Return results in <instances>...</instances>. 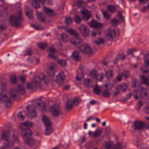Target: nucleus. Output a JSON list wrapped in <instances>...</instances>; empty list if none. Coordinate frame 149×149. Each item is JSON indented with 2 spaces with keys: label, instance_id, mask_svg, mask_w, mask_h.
Returning a JSON list of instances; mask_svg holds the SVG:
<instances>
[{
  "label": "nucleus",
  "instance_id": "53",
  "mask_svg": "<svg viewBox=\"0 0 149 149\" xmlns=\"http://www.w3.org/2000/svg\"><path fill=\"white\" fill-rule=\"evenodd\" d=\"M42 120L45 125V130H47V117L45 115H42Z\"/></svg>",
  "mask_w": 149,
  "mask_h": 149
},
{
  "label": "nucleus",
  "instance_id": "12",
  "mask_svg": "<svg viewBox=\"0 0 149 149\" xmlns=\"http://www.w3.org/2000/svg\"><path fill=\"white\" fill-rule=\"evenodd\" d=\"M64 79L65 75L63 72L57 75L56 82L59 86L63 84Z\"/></svg>",
  "mask_w": 149,
  "mask_h": 149
},
{
  "label": "nucleus",
  "instance_id": "61",
  "mask_svg": "<svg viewBox=\"0 0 149 149\" xmlns=\"http://www.w3.org/2000/svg\"><path fill=\"white\" fill-rule=\"evenodd\" d=\"M26 54L24 55H29L31 56L32 54V52L30 49H28L26 51Z\"/></svg>",
  "mask_w": 149,
  "mask_h": 149
},
{
  "label": "nucleus",
  "instance_id": "62",
  "mask_svg": "<svg viewBox=\"0 0 149 149\" xmlns=\"http://www.w3.org/2000/svg\"><path fill=\"white\" fill-rule=\"evenodd\" d=\"M136 48H132L129 49L128 51L127 54L128 55L133 54V52L136 51Z\"/></svg>",
  "mask_w": 149,
  "mask_h": 149
},
{
  "label": "nucleus",
  "instance_id": "60",
  "mask_svg": "<svg viewBox=\"0 0 149 149\" xmlns=\"http://www.w3.org/2000/svg\"><path fill=\"white\" fill-rule=\"evenodd\" d=\"M149 10V3L146 6L143 7L141 11L143 12H145L148 10Z\"/></svg>",
  "mask_w": 149,
  "mask_h": 149
},
{
  "label": "nucleus",
  "instance_id": "41",
  "mask_svg": "<svg viewBox=\"0 0 149 149\" xmlns=\"http://www.w3.org/2000/svg\"><path fill=\"white\" fill-rule=\"evenodd\" d=\"M122 75L124 77L125 79L129 77L130 76V73L129 71L125 70L122 73Z\"/></svg>",
  "mask_w": 149,
  "mask_h": 149
},
{
  "label": "nucleus",
  "instance_id": "6",
  "mask_svg": "<svg viewBox=\"0 0 149 149\" xmlns=\"http://www.w3.org/2000/svg\"><path fill=\"white\" fill-rule=\"evenodd\" d=\"M46 98L43 97L36 100V104L38 109L41 112H44L46 111Z\"/></svg>",
  "mask_w": 149,
  "mask_h": 149
},
{
  "label": "nucleus",
  "instance_id": "44",
  "mask_svg": "<svg viewBox=\"0 0 149 149\" xmlns=\"http://www.w3.org/2000/svg\"><path fill=\"white\" fill-rule=\"evenodd\" d=\"M120 88L123 92H124L127 88V85L125 84H122L120 85Z\"/></svg>",
  "mask_w": 149,
  "mask_h": 149
},
{
  "label": "nucleus",
  "instance_id": "40",
  "mask_svg": "<svg viewBox=\"0 0 149 149\" xmlns=\"http://www.w3.org/2000/svg\"><path fill=\"white\" fill-rule=\"evenodd\" d=\"M94 91L97 95H99L101 92L100 89L98 85H96L94 88Z\"/></svg>",
  "mask_w": 149,
  "mask_h": 149
},
{
  "label": "nucleus",
  "instance_id": "21",
  "mask_svg": "<svg viewBox=\"0 0 149 149\" xmlns=\"http://www.w3.org/2000/svg\"><path fill=\"white\" fill-rule=\"evenodd\" d=\"M72 59L74 60L78 61L81 59V57L77 52L74 51L72 53Z\"/></svg>",
  "mask_w": 149,
  "mask_h": 149
},
{
  "label": "nucleus",
  "instance_id": "11",
  "mask_svg": "<svg viewBox=\"0 0 149 149\" xmlns=\"http://www.w3.org/2000/svg\"><path fill=\"white\" fill-rule=\"evenodd\" d=\"M4 102L7 107H9V104H11V102L10 98H8L6 95L0 94V102Z\"/></svg>",
  "mask_w": 149,
  "mask_h": 149
},
{
  "label": "nucleus",
  "instance_id": "10",
  "mask_svg": "<svg viewBox=\"0 0 149 149\" xmlns=\"http://www.w3.org/2000/svg\"><path fill=\"white\" fill-rule=\"evenodd\" d=\"M78 29L80 33L84 37L87 36L89 34V29L85 25H81L78 28Z\"/></svg>",
  "mask_w": 149,
  "mask_h": 149
},
{
  "label": "nucleus",
  "instance_id": "38",
  "mask_svg": "<svg viewBox=\"0 0 149 149\" xmlns=\"http://www.w3.org/2000/svg\"><path fill=\"white\" fill-rule=\"evenodd\" d=\"M84 77V74L83 73H81L80 74H78L76 76V80L80 82L83 79Z\"/></svg>",
  "mask_w": 149,
  "mask_h": 149
},
{
  "label": "nucleus",
  "instance_id": "39",
  "mask_svg": "<svg viewBox=\"0 0 149 149\" xmlns=\"http://www.w3.org/2000/svg\"><path fill=\"white\" fill-rule=\"evenodd\" d=\"M75 22L77 24H80L82 20V18L78 15H76L74 18Z\"/></svg>",
  "mask_w": 149,
  "mask_h": 149
},
{
  "label": "nucleus",
  "instance_id": "45",
  "mask_svg": "<svg viewBox=\"0 0 149 149\" xmlns=\"http://www.w3.org/2000/svg\"><path fill=\"white\" fill-rule=\"evenodd\" d=\"M108 9L111 12H114L115 11L116 8L115 6L113 5H109L108 6Z\"/></svg>",
  "mask_w": 149,
  "mask_h": 149
},
{
  "label": "nucleus",
  "instance_id": "56",
  "mask_svg": "<svg viewBox=\"0 0 149 149\" xmlns=\"http://www.w3.org/2000/svg\"><path fill=\"white\" fill-rule=\"evenodd\" d=\"M31 26L38 30H41L43 29V28L40 25L36 26L35 24H32Z\"/></svg>",
  "mask_w": 149,
  "mask_h": 149
},
{
  "label": "nucleus",
  "instance_id": "27",
  "mask_svg": "<svg viewBox=\"0 0 149 149\" xmlns=\"http://www.w3.org/2000/svg\"><path fill=\"white\" fill-rule=\"evenodd\" d=\"M48 57L52 59L57 62L59 59L58 56L52 53H49L48 54Z\"/></svg>",
  "mask_w": 149,
  "mask_h": 149
},
{
  "label": "nucleus",
  "instance_id": "29",
  "mask_svg": "<svg viewBox=\"0 0 149 149\" xmlns=\"http://www.w3.org/2000/svg\"><path fill=\"white\" fill-rule=\"evenodd\" d=\"M102 131L100 130L97 129L92 133V137L93 138L99 136L101 134Z\"/></svg>",
  "mask_w": 149,
  "mask_h": 149
},
{
  "label": "nucleus",
  "instance_id": "33",
  "mask_svg": "<svg viewBox=\"0 0 149 149\" xmlns=\"http://www.w3.org/2000/svg\"><path fill=\"white\" fill-rule=\"evenodd\" d=\"M37 15L38 19L42 22H44L45 20V18L43 14L40 12L37 13Z\"/></svg>",
  "mask_w": 149,
  "mask_h": 149
},
{
  "label": "nucleus",
  "instance_id": "51",
  "mask_svg": "<svg viewBox=\"0 0 149 149\" xmlns=\"http://www.w3.org/2000/svg\"><path fill=\"white\" fill-rule=\"evenodd\" d=\"M97 75V72L95 70H93L91 72L90 76L92 78H96Z\"/></svg>",
  "mask_w": 149,
  "mask_h": 149
},
{
  "label": "nucleus",
  "instance_id": "63",
  "mask_svg": "<svg viewBox=\"0 0 149 149\" xmlns=\"http://www.w3.org/2000/svg\"><path fill=\"white\" fill-rule=\"evenodd\" d=\"M49 51L51 53H54L57 52V51L53 47H50L48 48Z\"/></svg>",
  "mask_w": 149,
  "mask_h": 149
},
{
  "label": "nucleus",
  "instance_id": "24",
  "mask_svg": "<svg viewBox=\"0 0 149 149\" xmlns=\"http://www.w3.org/2000/svg\"><path fill=\"white\" fill-rule=\"evenodd\" d=\"M103 145L107 149H112L113 148V143L110 141L105 142Z\"/></svg>",
  "mask_w": 149,
  "mask_h": 149
},
{
  "label": "nucleus",
  "instance_id": "8",
  "mask_svg": "<svg viewBox=\"0 0 149 149\" xmlns=\"http://www.w3.org/2000/svg\"><path fill=\"white\" fill-rule=\"evenodd\" d=\"M52 115L55 117L58 116L61 113V109L58 105L53 106L50 109Z\"/></svg>",
  "mask_w": 149,
  "mask_h": 149
},
{
  "label": "nucleus",
  "instance_id": "58",
  "mask_svg": "<svg viewBox=\"0 0 149 149\" xmlns=\"http://www.w3.org/2000/svg\"><path fill=\"white\" fill-rule=\"evenodd\" d=\"M102 13L103 15L105 18L107 19H109V18L110 16L108 14L107 12L106 11H103Z\"/></svg>",
  "mask_w": 149,
  "mask_h": 149
},
{
  "label": "nucleus",
  "instance_id": "1",
  "mask_svg": "<svg viewBox=\"0 0 149 149\" xmlns=\"http://www.w3.org/2000/svg\"><path fill=\"white\" fill-rule=\"evenodd\" d=\"M71 44L78 47L80 52L82 53H87L88 55L93 54L92 49L87 44H84L83 41L80 39H77L74 42H71Z\"/></svg>",
  "mask_w": 149,
  "mask_h": 149
},
{
  "label": "nucleus",
  "instance_id": "59",
  "mask_svg": "<svg viewBox=\"0 0 149 149\" xmlns=\"http://www.w3.org/2000/svg\"><path fill=\"white\" fill-rule=\"evenodd\" d=\"M17 116L19 119L23 120L24 118V116L22 114V112L20 111L17 114Z\"/></svg>",
  "mask_w": 149,
  "mask_h": 149
},
{
  "label": "nucleus",
  "instance_id": "17",
  "mask_svg": "<svg viewBox=\"0 0 149 149\" xmlns=\"http://www.w3.org/2000/svg\"><path fill=\"white\" fill-rule=\"evenodd\" d=\"M1 135L2 139L6 141H9L10 135V132L8 131L3 132L1 134Z\"/></svg>",
  "mask_w": 149,
  "mask_h": 149
},
{
  "label": "nucleus",
  "instance_id": "46",
  "mask_svg": "<svg viewBox=\"0 0 149 149\" xmlns=\"http://www.w3.org/2000/svg\"><path fill=\"white\" fill-rule=\"evenodd\" d=\"M38 46L41 49H43L45 48L47 46L46 43L42 42H39L37 43Z\"/></svg>",
  "mask_w": 149,
  "mask_h": 149
},
{
  "label": "nucleus",
  "instance_id": "7",
  "mask_svg": "<svg viewBox=\"0 0 149 149\" xmlns=\"http://www.w3.org/2000/svg\"><path fill=\"white\" fill-rule=\"evenodd\" d=\"M28 112V116L31 118L38 116L37 112L35 110V107L33 105L28 106L26 107Z\"/></svg>",
  "mask_w": 149,
  "mask_h": 149
},
{
  "label": "nucleus",
  "instance_id": "43",
  "mask_svg": "<svg viewBox=\"0 0 149 149\" xmlns=\"http://www.w3.org/2000/svg\"><path fill=\"white\" fill-rule=\"evenodd\" d=\"M94 42L97 45H99L101 44L104 43V41L103 39L99 38L98 40L95 41Z\"/></svg>",
  "mask_w": 149,
  "mask_h": 149
},
{
  "label": "nucleus",
  "instance_id": "32",
  "mask_svg": "<svg viewBox=\"0 0 149 149\" xmlns=\"http://www.w3.org/2000/svg\"><path fill=\"white\" fill-rule=\"evenodd\" d=\"M84 86L86 87H89L90 84L92 82V81L89 79H84Z\"/></svg>",
  "mask_w": 149,
  "mask_h": 149
},
{
  "label": "nucleus",
  "instance_id": "54",
  "mask_svg": "<svg viewBox=\"0 0 149 149\" xmlns=\"http://www.w3.org/2000/svg\"><path fill=\"white\" fill-rule=\"evenodd\" d=\"M117 16L121 21L123 22H124V17L122 15L121 13L120 12H119L117 14Z\"/></svg>",
  "mask_w": 149,
  "mask_h": 149
},
{
  "label": "nucleus",
  "instance_id": "23",
  "mask_svg": "<svg viewBox=\"0 0 149 149\" xmlns=\"http://www.w3.org/2000/svg\"><path fill=\"white\" fill-rule=\"evenodd\" d=\"M55 72V67L54 66H50L48 72V75L50 76V77H52L54 75Z\"/></svg>",
  "mask_w": 149,
  "mask_h": 149
},
{
  "label": "nucleus",
  "instance_id": "49",
  "mask_svg": "<svg viewBox=\"0 0 149 149\" xmlns=\"http://www.w3.org/2000/svg\"><path fill=\"white\" fill-rule=\"evenodd\" d=\"M104 75V74L102 73H100L97 75L96 78H97L98 80L102 81L103 79Z\"/></svg>",
  "mask_w": 149,
  "mask_h": 149
},
{
  "label": "nucleus",
  "instance_id": "22",
  "mask_svg": "<svg viewBox=\"0 0 149 149\" xmlns=\"http://www.w3.org/2000/svg\"><path fill=\"white\" fill-rule=\"evenodd\" d=\"M68 32L70 34L74 35L75 36V40L74 41H72V40H71L70 41V42H74L77 39H80L78 37V33L77 32V31H74L72 29H68Z\"/></svg>",
  "mask_w": 149,
  "mask_h": 149
},
{
  "label": "nucleus",
  "instance_id": "28",
  "mask_svg": "<svg viewBox=\"0 0 149 149\" xmlns=\"http://www.w3.org/2000/svg\"><path fill=\"white\" fill-rule=\"evenodd\" d=\"M8 141H6V142L4 143L3 146L5 148H10L14 146V143L12 141L8 142Z\"/></svg>",
  "mask_w": 149,
  "mask_h": 149
},
{
  "label": "nucleus",
  "instance_id": "30",
  "mask_svg": "<svg viewBox=\"0 0 149 149\" xmlns=\"http://www.w3.org/2000/svg\"><path fill=\"white\" fill-rule=\"evenodd\" d=\"M55 13L53 10L47 8V17H52L55 16Z\"/></svg>",
  "mask_w": 149,
  "mask_h": 149
},
{
  "label": "nucleus",
  "instance_id": "50",
  "mask_svg": "<svg viewBox=\"0 0 149 149\" xmlns=\"http://www.w3.org/2000/svg\"><path fill=\"white\" fill-rule=\"evenodd\" d=\"M111 24L113 25H117L119 23V21L115 18H114L111 20Z\"/></svg>",
  "mask_w": 149,
  "mask_h": 149
},
{
  "label": "nucleus",
  "instance_id": "13",
  "mask_svg": "<svg viewBox=\"0 0 149 149\" xmlns=\"http://www.w3.org/2000/svg\"><path fill=\"white\" fill-rule=\"evenodd\" d=\"M29 136L28 137H26L24 136H22L24 138V140L25 143L27 145L30 146H32L34 145L36 143V141L30 138Z\"/></svg>",
  "mask_w": 149,
  "mask_h": 149
},
{
  "label": "nucleus",
  "instance_id": "37",
  "mask_svg": "<svg viewBox=\"0 0 149 149\" xmlns=\"http://www.w3.org/2000/svg\"><path fill=\"white\" fill-rule=\"evenodd\" d=\"M103 95L105 97H108L111 95V93L107 89H103L102 93Z\"/></svg>",
  "mask_w": 149,
  "mask_h": 149
},
{
  "label": "nucleus",
  "instance_id": "15",
  "mask_svg": "<svg viewBox=\"0 0 149 149\" xmlns=\"http://www.w3.org/2000/svg\"><path fill=\"white\" fill-rule=\"evenodd\" d=\"M116 34V33L114 30L110 29L109 30L107 33V36L110 39H112L115 38Z\"/></svg>",
  "mask_w": 149,
  "mask_h": 149
},
{
  "label": "nucleus",
  "instance_id": "5",
  "mask_svg": "<svg viewBox=\"0 0 149 149\" xmlns=\"http://www.w3.org/2000/svg\"><path fill=\"white\" fill-rule=\"evenodd\" d=\"M25 93V89L23 86L21 85H18L17 89H13L10 93L11 97L14 100H17L19 99V93L24 94Z\"/></svg>",
  "mask_w": 149,
  "mask_h": 149
},
{
  "label": "nucleus",
  "instance_id": "52",
  "mask_svg": "<svg viewBox=\"0 0 149 149\" xmlns=\"http://www.w3.org/2000/svg\"><path fill=\"white\" fill-rule=\"evenodd\" d=\"M61 38L64 42H66L68 40V36L66 34L63 33L61 35Z\"/></svg>",
  "mask_w": 149,
  "mask_h": 149
},
{
  "label": "nucleus",
  "instance_id": "35",
  "mask_svg": "<svg viewBox=\"0 0 149 149\" xmlns=\"http://www.w3.org/2000/svg\"><path fill=\"white\" fill-rule=\"evenodd\" d=\"M10 81L11 83L15 84L17 83L16 76L15 75H12L10 76Z\"/></svg>",
  "mask_w": 149,
  "mask_h": 149
},
{
  "label": "nucleus",
  "instance_id": "31",
  "mask_svg": "<svg viewBox=\"0 0 149 149\" xmlns=\"http://www.w3.org/2000/svg\"><path fill=\"white\" fill-rule=\"evenodd\" d=\"M31 5L34 8H39L40 7V4L36 0H32Z\"/></svg>",
  "mask_w": 149,
  "mask_h": 149
},
{
  "label": "nucleus",
  "instance_id": "4",
  "mask_svg": "<svg viewBox=\"0 0 149 149\" xmlns=\"http://www.w3.org/2000/svg\"><path fill=\"white\" fill-rule=\"evenodd\" d=\"M33 124V123L29 121H26L20 124V127L22 130L21 133L22 136L28 137L32 135V132L28 127H31Z\"/></svg>",
  "mask_w": 149,
  "mask_h": 149
},
{
  "label": "nucleus",
  "instance_id": "47",
  "mask_svg": "<svg viewBox=\"0 0 149 149\" xmlns=\"http://www.w3.org/2000/svg\"><path fill=\"white\" fill-rule=\"evenodd\" d=\"M65 22L67 25L72 24V20L70 17H66L65 19Z\"/></svg>",
  "mask_w": 149,
  "mask_h": 149
},
{
  "label": "nucleus",
  "instance_id": "20",
  "mask_svg": "<svg viewBox=\"0 0 149 149\" xmlns=\"http://www.w3.org/2000/svg\"><path fill=\"white\" fill-rule=\"evenodd\" d=\"M26 14L29 19H32L33 18V16L32 11L31 10H30L28 6L25 7Z\"/></svg>",
  "mask_w": 149,
  "mask_h": 149
},
{
  "label": "nucleus",
  "instance_id": "55",
  "mask_svg": "<svg viewBox=\"0 0 149 149\" xmlns=\"http://www.w3.org/2000/svg\"><path fill=\"white\" fill-rule=\"evenodd\" d=\"M76 4L79 7H83V5L85 4V3L82 1H78L76 2Z\"/></svg>",
  "mask_w": 149,
  "mask_h": 149
},
{
  "label": "nucleus",
  "instance_id": "19",
  "mask_svg": "<svg viewBox=\"0 0 149 149\" xmlns=\"http://www.w3.org/2000/svg\"><path fill=\"white\" fill-rule=\"evenodd\" d=\"M140 79L142 84L148 86L149 85V79L148 77H146L143 74L140 77Z\"/></svg>",
  "mask_w": 149,
  "mask_h": 149
},
{
  "label": "nucleus",
  "instance_id": "18",
  "mask_svg": "<svg viewBox=\"0 0 149 149\" xmlns=\"http://www.w3.org/2000/svg\"><path fill=\"white\" fill-rule=\"evenodd\" d=\"M81 12L83 15L84 18L86 20H87L91 17V13L87 10H84L81 11Z\"/></svg>",
  "mask_w": 149,
  "mask_h": 149
},
{
  "label": "nucleus",
  "instance_id": "16",
  "mask_svg": "<svg viewBox=\"0 0 149 149\" xmlns=\"http://www.w3.org/2000/svg\"><path fill=\"white\" fill-rule=\"evenodd\" d=\"M52 132V123L50 120L47 118V135L51 134Z\"/></svg>",
  "mask_w": 149,
  "mask_h": 149
},
{
  "label": "nucleus",
  "instance_id": "48",
  "mask_svg": "<svg viewBox=\"0 0 149 149\" xmlns=\"http://www.w3.org/2000/svg\"><path fill=\"white\" fill-rule=\"evenodd\" d=\"M142 105V102L141 100H139L137 106L136 107V109L138 111H139Z\"/></svg>",
  "mask_w": 149,
  "mask_h": 149
},
{
  "label": "nucleus",
  "instance_id": "34",
  "mask_svg": "<svg viewBox=\"0 0 149 149\" xmlns=\"http://www.w3.org/2000/svg\"><path fill=\"white\" fill-rule=\"evenodd\" d=\"M113 75L112 70H110L106 71V76L107 79L112 78Z\"/></svg>",
  "mask_w": 149,
  "mask_h": 149
},
{
  "label": "nucleus",
  "instance_id": "3",
  "mask_svg": "<svg viewBox=\"0 0 149 149\" xmlns=\"http://www.w3.org/2000/svg\"><path fill=\"white\" fill-rule=\"evenodd\" d=\"M22 14L21 10H19L15 15L11 16L9 20L10 24L16 27L20 26L23 21Z\"/></svg>",
  "mask_w": 149,
  "mask_h": 149
},
{
  "label": "nucleus",
  "instance_id": "42",
  "mask_svg": "<svg viewBox=\"0 0 149 149\" xmlns=\"http://www.w3.org/2000/svg\"><path fill=\"white\" fill-rule=\"evenodd\" d=\"M57 63L62 66H65L66 65V61L63 60L58 59L57 61Z\"/></svg>",
  "mask_w": 149,
  "mask_h": 149
},
{
  "label": "nucleus",
  "instance_id": "2",
  "mask_svg": "<svg viewBox=\"0 0 149 149\" xmlns=\"http://www.w3.org/2000/svg\"><path fill=\"white\" fill-rule=\"evenodd\" d=\"M46 76L42 73L41 74L38 76H35L32 82H28L26 85V87L29 90H34L40 86V82L42 80L46 84Z\"/></svg>",
  "mask_w": 149,
  "mask_h": 149
},
{
  "label": "nucleus",
  "instance_id": "36",
  "mask_svg": "<svg viewBox=\"0 0 149 149\" xmlns=\"http://www.w3.org/2000/svg\"><path fill=\"white\" fill-rule=\"evenodd\" d=\"M113 149H122V143H121L118 142L113 145Z\"/></svg>",
  "mask_w": 149,
  "mask_h": 149
},
{
  "label": "nucleus",
  "instance_id": "9",
  "mask_svg": "<svg viewBox=\"0 0 149 149\" xmlns=\"http://www.w3.org/2000/svg\"><path fill=\"white\" fill-rule=\"evenodd\" d=\"M134 130H143L146 128L144 122L139 120H136L134 121Z\"/></svg>",
  "mask_w": 149,
  "mask_h": 149
},
{
  "label": "nucleus",
  "instance_id": "26",
  "mask_svg": "<svg viewBox=\"0 0 149 149\" xmlns=\"http://www.w3.org/2000/svg\"><path fill=\"white\" fill-rule=\"evenodd\" d=\"M72 102V101L71 100H69L67 101L66 105V108L68 110H69L72 108L73 105L74 104Z\"/></svg>",
  "mask_w": 149,
  "mask_h": 149
},
{
  "label": "nucleus",
  "instance_id": "57",
  "mask_svg": "<svg viewBox=\"0 0 149 149\" xmlns=\"http://www.w3.org/2000/svg\"><path fill=\"white\" fill-rule=\"evenodd\" d=\"M145 67V66H142L140 68V69L143 73H147L149 72V70H146L144 69Z\"/></svg>",
  "mask_w": 149,
  "mask_h": 149
},
{
  "label": "nucleus",
  "instance_id": "64",
  "mask_svg": "<svg viewBox=\"0 0 149 149\" xmlns=\"http://www.w3.org/2000/svg\"><path fill=\"white\" fill-rule=\"evenodd\" d=\"M122 74H118L116 77L117 80L118 81H120L122 80Z\"/></svg>",
  "mask_w": 149,
  "mask_h": 149
},
{
  "label": "nucleus",
  "instance_id": "14",
  "mask_svg": "<svg viewBox=\"0 0 149 149\" xmlns=\"http://www.w3.org/2000/svg\"><path fill=\"white\" fill-rule=\"evenodd\" d=\"M90 26L93 28H100L103 27L102 23H99L94 20L91 22L89 23Z\"/></svg>",
  "mask_w": 149,
  "mask_h": 149
},
{
  "label": "nucleus",
  "instance_id": "25",
  "mask_svg": "<svg viewBox=\"0 0 149 149\" xmlns=\"http://www.w3.org/2000/svg\"><path fill=\"white\" fill-rule=\"evenodd\" d=\"M144 63L147 67L149 66V53L144 55Z\"/></svg>",
  "mask_w": 149,
  "mask_h": 149
}]
</instances>
